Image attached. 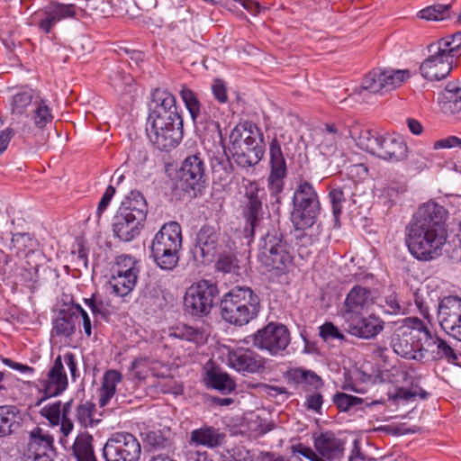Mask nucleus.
Returning <instances> with one entry per match:
<instances>
[{
  "mask_svg": "<svg viewBox=\"0 0 461 461\" xmlns=\"http://www.w3.org/2000/svg\"><path fill=\"white\" fill-rule=\"evenodd\" d=\"M447 210L435 203L420 205L406 227V244L420 261H430L441 254L447 240Z\"/></svg>",
  "mask_w": 461,
  "mask_h": 461,
  "instance_id": "obj_1",
  "label": "nucleus"
},
{
  "mask_svg": "<svg viewBox=\"0 0 461 461\" xmlns=\"http://www.w3.org/2000/svg\"><path fill=\"white\" fill-rule=\"evenodd\" d=\"M348 131L361 149L381 159L398 162L407 158L408 147L400 136L380 134L358 123L352 125Z\"/></svg>",
  "mask_w": 461,
  "mask_h": 461,
  "instance_id": "obj_2",
  "label": "nucleus"
},
{
  "mask_svg": "<svg viewBox=\"0 0 461 461\" xmlns=\"http://www.w3.org/2000/svg\"><path fill=\"white\" fill-rule=\"evenodd\" d=\"M365 382L370 384L388 383L394 385V392L389 393L393 400L410 401L416 397L425 400L429 393L420 386L421 376L412 368L393 365L389 369H377L371 374L363 372Z\"/></svg>",
  "mask_w": 461,
  "mask_h": 461,
  "instance_id": "obj_3",
  "label": "nucleus"
},
{
  "mask_svg": "<svg viewBox=\"0 0 461 461\" xmlns=\"http://www.w3.org/2000/svg\"><path fill=\"white\" fill-rule=\"evenodd\" d=\"M260 309V300L249 287L236 286L221 301L222 319L233 325L242 326L255 319Z\"/></svg>",
  "mask_w": 461,
  "mask_h": 461,
  "instance_id": "obj_4",
  "label": "nucleus"
},
{
  "mask_svg": "<svg viewBox=\"0 0 461 461\" xmlns=\"http://www.w3.org/2000/svg\"><path fill=\"white\" fill-rule=\"evenodd\" d=\"M321 212L320 196L313 185L300 178L292 197L290 220L297 230L312 228L318 221Z\"/></svg>",
  "mask_w": 461,
  "mask_h": 461,
  "instance_id": "obj_5",
  "label": "nucleus"
},
{
  "mask_svg": "<svg viewBox=\"0 0 461 461\" xmlns=\"http://www.w3.org/2000/svg\"><path fill=\"white\" fill-rule=\"evenodd\" d=\"M257 258L267 271L285 274L294 260L292 247L279 229L267 230L258 244Z\"/></svg>",
  "mask_w": 461,
  "mask_h": 461,
  "instance_id": "obj_6",
  "label": "nucleus"
},
{
  "mask_svg": "<svg viewBox=\"0 0 461 461\" xmlns=\"http://www.w3.org/2000/svg\"><path fill=\"white\" fill-rule=\"evenodd\" d=\"M219 294L215 283L202 279L189 286L184 296L185 312L192 316L203 317L208 315Z\"/></svg>",
  "mask_w": 461,
  "mask_h": 461,
  "instance_id": "obj_7",
  "label": "nucleus"
},
{
  "mask_svg": "<svg viewBox=\"0 0 461 461\" xmlns=\"http://www.w3.org/2000/svg\"><path fill=\"white\" fill-rule=\"evenodd\" d=\"M285 134L275 136L269 142V175L267 187L271 195L276 196V202L280 203V194L285 188V179L287 176V165L282 144Z\"/></svg>",
  "mask_w": 461,
  "mask_h": 461,
  "instance_id": "obj_8",
  "label": "nucleus"
},
{
  "mask_svg": "<svg viewBox=\"0 0 461 461\" xmlns=\"http://www.w3.org/2000/svg\"><path fill=\"white\" fill-rule=\"evenodd\" d=\"M401 346H448L417 317H408L402 320V324L397 329Z\"/></svg>",
  "mask_w": 461,
  "mask_h": 461,
  "instance_id": "obj_9",
  "label": "nucleus"
},
{
  "mask_svg": "<svg viewBox=\"0 0 461 461\" xmlns=\"http://www.w3.org/2000/svg\"><path fill=\"white\" fill-rule=\"evenodd\" d=\"M141 447L137 438L129 432L113 434L103 447L105 461H139Z\"/></svg>",
  "mask_w": 461,
  "mask_h": 461,
  "instance_id": "obj_10",
  "label": "nucleus"
},
{
  "mask_svg": "<svg viewBox=\"0 0 461 461\" xmlns=\"http://www.w3.org/2000/svg\"><path fill=\"white\" fill-rule=\"evenodd\" d=\"M222 246L219 224H203L195 233L193 254L195 260L207 265L214 261Z\"/></svg>",
  "mask_w": 461,
  "mask_h": 461,
  "instance_id": "obj_11",
  "label": "nucleus"
},
{
  "mask_svg": "<svg viewBox=\"0 0 461 461\" xmlns=\"http://www.w3.org/2000/svg\"><path fill=\"white\" fill-rule=\"evenodd\" d=\"M266 195L265 190L259 188L255 182H250L245 188V198L242 214L245 219L244 237L249 240H253L255 232L259 229L263 221V198Z\"/></svg>",
  "mask_w": 461,
  "mask_h": 461,
  "instance_id": "obj_12",
  "label": "nucleus"
},
{
  "mask_svg": "<svg viewBox=\"0 0 461 461\" xmlns=\"http://www.w3.org/2000/svg\"><path fill=\"white\" fill-rule=\"evenodd\" d=\"M110 285L118 296L129 294L136 285L140 272L138 261L131 256L120 255L116 257L112 268Z\"/></svg>",
  "mask_w": 461,
  "mask_h": 461,
  "instance_id": "obj_13",
  "label": "nucleus"
},
{
  "mask_svg": "<svg viewBox=\"0 0 461 461\" xmlns=\"http://www.w3.org/2000/svg\"><path fill=\"white\" fill-rule=\"evenodd\" d=\"M78 315L82 317L85 334L90 337L92 334V322L88 313L79 303H72L71 305L60 309L56 319L53 321L51 330L52 339H55L57 337L68 338L71 336L75 331L76 321Z\"/></svg>",
  "mask_w": 461,
  "mask_h": 461,
  "instance_id": "obj_14",
  "label": "nucleus"
},
{
  "mask_svg": "<svg viewBox=\"0 0 461 461\" xmlns=\"http://www.w3.org/2000/svg\"><path fill=\"white\" fill-rule=\"evenodd\" d=\"M77 7L73 4H61L56 1L34 12L31 16V24L39 31L49 34L60 21L75 17Z\"/></svg>",
  "mask_w": 461,
  "mask_h": 461,
  "instance_id": "obj_15",
  "label": "nucleus"
},
{
  "mask_svg": "<svg viewBox=\"0 0 461 461\" xmlns=\"http://www.w3.org/2000/svg\"><path fill=\"white\" fill-rule=\"evenodd\" d=\"M205 169L204 159L200 153L187 156L182 162L179 175L183 190L193 191L194 195L201 193L206 182Z\"/></svg>",
  "mask_w": 461,
  "mask_h": 461,
  "instance_id": "obj_16",
  "label": "nucleus"
},
{
  "mask_svg": "<svg viewBox=\"0 0 461 461\" xmlns=\"http://www.w3.org/2000/svg\"><path fill=\"white\" fill-rule=\"evenodd\" d=\"M430 55L420 67V74L428 80L439 81L446 78L453 69V64L456 60L445 50L441 51L434 42L428 47Z\"/></svg>",
  "mask_w": 461,
  "mask_h": 461,
  "instance_id": "obj_17",
  "label": "nucleus"
},
{
  "mask_svg": "<svg viewBox=\"0 0 461 461\" xmlns=\"http://www.w3.org/2000/svg\"><path fill=\"white\" fill-rule=\"evenodd\" d=\"M160 122H147V135L152 145L159 150L169 151L176 148L183 138V122L180 125Z\"/></svg>",
  "mask_w": 461,
  "mask_h": 461,
  "instance_id": "obj_18",
  "label": "nucleus"
},
{
  "mask_svg": "<svg viewBox=\"0 0 461 461\" xmlns=\"http://www.w3.org/2000/svg\"><path fill=\"white\" fill-rule=\"evenodd\" d=\"M54 438L41 428L35 427L31 432L23 461H55Z\"/></svg>",
  "mask_w": 461,
  "mask_h": 461,
  "instance_id": "obj_19",
  "label": "nucleus"
},
{
  "mask_svg": "<svg viewBox=\"0 0 461 461\" xmlns=\"http://www.w3.org/2000/svg\"><path fill=\"white\" fill-rule=\"evenodd\" d=\"M376 295L377 292L374 288L354 285L344 301V317L352 319L360 316L374 303Z\"/></svg>",
  "mask_w": 461,
  "mask_h": 461,
  "instance_id": "obj_20",
  "label": "nucleus"
},
{
  "mask_svg": "<svg viewBox=\"0 0 461 461\" xmlns=\"http://www.w3.org/2000/svg\"><path fill=\"white\" fill-rule=\"evenodd\" d=\"M39 384L46 399L59 396L68 389V379L61 356L55 358L46 376L39 380Z\"/></svg>",
  "mask_w": 461,
  "mask_h": 461,
  "instance_id": "obj_21",
  "label": "nucleus"
},
{
  "mask_svg": "<svg viewBox=\"0 0 461 461\" xmlns=\"http://www.w3.org/2000/svg\"><path fill=\"white\" fill-rule=\"evenodd\" d=\"M230 144L244 145L265 149L264 134L261 129L254 122L247 121L237 124L230 131Z\"/></svg>",
  "mask_w": 461,
  "mask_h": 461,
  "instance_id": "obj_22",
  "label": "nucleus"
},
{
  "mask_svg": "<svg viewBox=\"0 0 461 461\" xmlns=\"http://www.w3.org/2000/svg\"><path fill=\"white\" fill-rule=\"evenodd\" d=\"M143 220L117 211L113 218L112 231L120 241L130 242L136 239L144 227Z\"/></svg>",
  "mask_w": 461,
  "mask_h": 461,
  "instance_id": "obj_23",
  "label": "nucleus"
},
{
  "mask_svg": "<svg viewBox=\"0 0 461 461\" xmlns=\"http://www.w3.org/2000/svg\"><path fill=\"white\" fill-rule=\"evenodd\" d=\"M314 447L320 457L332 461L339 459L345 450V440L339 438L331 431H325L313 437Z\"/></svg>",
  "mask_w": 461,
  "mask_h": 461,
  "instance_id": "obj_24",
  "label": "nucleus"
},
{
  "mask_svg": "<svg viewBox=\"0 0 461 461\" xmlns=\"http://www.w3.org/2000/svg\"><path fill=\"white\" fill-rule=\"evenodd\" d=\"M290 332L280 323L270 322L254 334V346H288Z\"/></svg>",
  "mask_w": 461,
  "mask_h": 461,
  "instance_id": "obj_25",
  "label": "nucleus"
},
{
  "mask_svg": "<svg viewBox=\"0 0 461 461\" xmlns=\"http://www.w3.org/2000/svg\"><path fill=\"white\" fill-rule=\"evenodd\" d=\"M230 366L239 372L257 373L264 365L251 350L245 348H233L229 351Z\"/></svg>",
  "mask_w": 461,
  "mask_h": 461,
  "instance_id": "obj_26",
  "label": "nucleus"
},
{
  "mask_svg": "<svg viewBox=\"0 0 461 461\" xmlns=\"http://www.w3.org/2000/svg\"><path fill=\"white\" fill-rule=\"evenodd\" d=\"M160 245L163 249H182L183 235L182 228L176 221H169L160 228L155 234L151 246Z\"/></svg>",
  "mask_w": 461,
  "mask_h": 461,
  "instance_id": "obj_27",
  "label": "nucleus"
},
{
  "mask_svg": "<svg viewBox=\"0 0 461 461\" xmlns=\"http://www.w3.org/2000/svg\"><path fill=\"white\" fill-rule=\"evenodd\" d=\"M438 319L441 328L446 331L461 320V298L446 296L438 305Z\"/></svg>",
  "mask_w": 461,
  "mask_h": 461,
  "instance_id": "obj_28",
  "label": "nucleus"
},
{
  "mask_svg": "<svg viewBox=\"0 0 461 461\" xmlns=\"http://www.w3.org/2000/svg\"><path fill=\"white\" fill-rule=\"evenodd\" d=\"M226 438L225 433L213 426L203 425L191 431L189 443L195 447L216 448L221 446Z\"/></svg>",
  "mask_w": 461,
  "mask_h": 461,
  "instance_id": "obj_29",
  "label": "nucleus"
},
{
  "mask_svg": "<svg viewBox=\"0 0 461 461\" xmlns=\"http://www.w3.org/2000/svg\"><path fill=\"white\" fill-rule=\"evenodd\" d=\"M40 96L41 93L37 90L29 87L19 88L9 100L11 113L28 116V109L32 108Z\"/></svg>",
  "mask_w": 461,
  "mask_h": 461,
  "instance_id": "obj_30",
  "label": "nucleus"
},
{
  "mask_svg": "<svg viewBox=\"0 0 461 461\" xmlns=\"http://www.w3.org/2000/svg\"><path fill=\"white\" fill-rule=\"evenodd\" d=\"M438 100L445 113L461 118V82L448 83L440 93Z\"/></svg>",
  "mask_w": 461,
  "mask_h": 461,
  "instance_id": "obj_31",
  "label": "nucleus"
},
{
  "mask_svg": "<svg viewBox=\"0 0 461 461\" xmlns=\"http://www.w3.org/2000/svg\"><path fill=\"white\" fill-rule=\"evenodd\" d=\"M232 158L238 167L248 168L258 164L263 158L265 149L242 145L230 144L229 148Z\"/></svg>",
  "mask_w": 461,
  "mask_h": 461,
  "instance_id": "obj_32",
  "label": "nucleus"
},
{
  "mask_svg": "<svg viewBox=\"0 0 461 461\" xmlns=\"http://www.w3.org/2000/svg\"><path fill=\"white\" fill-rule=\"evenodd\" d=\"M118 211L145 221L148 213V203L140 191L132 190L122 201Z\"/></svg>",
  "mask_w": 461,
  "mask_h": 461,
  "instance_id": "obj_33",
  "label": "nucleus"
},
{
  "mask_svg": "<svg viewBox=\"0 0 461 461\" xmlns=\"http://www.w3.org/2000/svg\"><path fill=\"white\" fill-rule=\"evenodd\" d=\"M84 303L89 308L94 318V329L97 330L98 326L104 321L107 322L113 313V308L108 299L103 298L101 295L93 294L89 298H84Z\"/></svg>",
  "mask_w": 461,
  "mask_h": 461,
  "instance_id": "obj_34",
  "label": "nucleus"
},
{
  "mask_svg": "<svg viewBox=\"0 0 461 461\" xmlns=\"http://www.w3.org/2000/svg\"><path fill=\"white\" fill-rule=\"evenodd\" d=\"M178 109L175 96L166 89L157 88L152 92L149 105V116L173 113Z\"/></svg>",
  "mask_w": 461,
  "mask_h": 461,
  "instance_id": "obj_35",
  "label": "nucleus"
},
{
  "mask_svg": "<svg viewBox=\"0 0 461 461\" xmlns=\"http://www.w3.org/2000/svg\"><path fill=\"white\" fill-rule=\"evenodd\" d=\"M182 249H163L160 245L150 246V257L158 267L166 271L174 270L179 262Z\"/></svg>",
  "mask_w": 461,
  "mask_h": 461,
  "instance_id": "obj_36",
  "label": "nucleus"
},
{
  "mask_svg": "<svg viewBox=\"0 0 461 461\" xmlns=\"http://www.w3.org/2000/svg\"><path fill=\"white\" fill-rule=\"evenodd\" d=\"M20 410L14 405L0 406V438L14 433L21 427Z\"/></svg>",
  "mask_w": 461,
  "mask_h": 461,
  "instance_id": "obj_37",
  "label": "nucleus"
},
{
  "mask_svg": "<svg viewBox=\"0 0 461 461\" xmlns=\"http://www.w3.org/2000/svg\"><path fill=\"white\" fill-rule=\"evenodd\" d=\"M204 380L207 386L221 393H230L236 387V383L230 375L214 366L206 370Z\"/></svg>",
  "mask_w": 461,
  "mask_h": 461,
  "instance_id": "obj_38",
  "label": "nucleus"
},
{
  "mask_svg": "<svg viewBox=\"0 0 461 461\" xmlns=\"http://www.w3.org/2000/svg\"><path fill=\"white\" fill-rule=\"evenodd\" d=\"M93 441V436L87 431L81 432L76 437L72 453L77 461H97Z\"/></svg>",
  "mask_w": 461,
  "mask_h": 461,
  "instance_id": "obj_39",
  "label": "nucleus"
},
{
  "mask_svg": "<svg viewBox=\"0 0 461 461\" xmlns=\"http://www.w3.org/2000/svg\"><path fill=\"white\" fill-rule=\"evenodd\" d=\"M31 119L34 126L39 130H44L48 124H50L54 119L52 110L46 100L41 95L35 102L32 108Z\"/></svg>",
  "mask_w": 461,
  "mask_h": 461,
  "instance_id": "obj_40",
  "label": "nucleus"
},
{
  "mask_svg": "<svg viewBox=\"0 0 461 461\" xmlns=\"http://www.w3.org/2000/svg\"><path fill=\"white\" fill-rule=\"evenodd\" d=\"M95 404L90 401L81 402L75 406V420L83 428H93L99 422V419L95 418Z\"/></svg>",
  "mask_w": 461,
  "mask_h": 461,
  "instance_id": "obj_41",
  "label": "nucleus"
},
{
  "mask_svg": "<svg viewBox=\"0 0 461 461\" xmlns=\"http://www.w3.org/2000/svg\"><path fill=\"white\" fill-rule=\"evenodd\" d=\"M285 377L288 383L294 384H308L314 388H318L321 384V379L317 374L303 368H291L286 371Z\"/></svg>",
  "mask_w": 461,
  "mask_h": 461,
  "instance_id": "obj_42",
  "label": "nucleus"
},
{
  "mask_svg": "<svg viewBox=\"0 0 461 461\" xmlns=\"http://www.w3.org/2000/svg\"><path fill=\"white\" fill-rule=\"evenodd\" d=\"M383 321L374 316L363 318L357 326L353 328V334L363 339L375 337L383 330Z\"/></svg>",
  "mask_w": 461,
  "mask_h": 461,
  "instance_id": "obj_43",
  "label": "nucleus"
},
{
  "mask_svg": "<svg viewBox=\"0 0 461 461\" xmlns=\"http://www.w3.org/2000/svg\"><path fill=\"white\" fill-rule=\"evenodd\" d=\"M35 247V240L29 233H15L12 236L9 249L16 256L27 257L30 253L33 252Z\"/></svg>",
  "mask_w": 461,
  "mask_h": 461,
  "instance_id": "obj_44",
  "label": "nucleus"
},
{
  "mask_svg": "<svg viewBox=\"0 0 461 461\" xmlns=\"http://www.w3.org/2000/svg\"><path fill=\"white\" fill-rule=\"evenodd\" d=\"M170 336L183 341L194 343L196 346H202L207 340V335L203 330L185 325L176 328Z\"/></svg>",
  "mask_w": 461,
  "mask_h": 461,
  "instance_id": "obj_45",
  "label": "nucleus"
},
{
  "mask_svg": "<svg viewBox=\"0 0 461 461\" xmlns=\"http://www.w3.org/2000/svg\"><path fill=\"white\" fill-rule=\"evenodd\" d=\"M361 86L364 90L372 94H385L382 68H374L366 74L362 80Z\"/></svg>",
  "mask_w": 461,
  "mask_h": 461,
  "instance_id": "obj_46",
  "label": "nucleus"
},
{
  "mask_svg": "<svg viewBox=\"0 0 461 461\" xmlns=\"http://www.w3.org/2000/svg\"><path fill=\"white\" fill-rule=\"evenodd\" d=\"M451 4H435L419 12L420 17L428 21H441L451 17Z\"/></svg>",
  "mask_w": 461,
  "mask_h": 461,
  "instance_id": "obj_47",
  "label": "nucleus"
},
{
  "mask_svg": "<svg viewBox=\"0 0 461 461\" xmlns=\"http://www.w3.org/2000/svg\"><path fill=\"white\" fill-rule=\"evenodd\" d=\"M382 72L386 93L399 87L411 76L408 69L382 68Z\"/></svg>",
  "mask_w": 461,
  "mask_h": 461,
  "instance_id": "obj_48",
  "label": "nucleus"
},
{
  "mask_svg": "<svg viewBox=\"0 0 461 461\" xmlns=\"http://www.w3.org/2000/svg\"><path fill=\"white\" fill-rule=\"evenodd\" d=\"M179 95L190 113L191 119L195 120L198 117L201 102L197 94L189 88L185 84L180 86Z\"/></svg>",
  "mask_w": 461,
  "mask_h": 461,
  "instance_id": "obj_49",
  "label": "nucleus"
},
{
  "mask_svg": "<svg viewBox=\"0 0 461 461\" xmlns=\"http://www.w3.org/2000/svg\"><path fill=\"white\" fill-rule=\"evenodd\" d=\"M333 402L339 411H358L362 409L363 399L345 393L333 395Z\"/></svg>",
  "mask_w": 461,
  "mask_h": 461,
  "instance_id": "obj_50",
  "label": "nucleus"
},
{
  "mask_svg": "<svg viewBox=\"0 0 461 461\" xmlns=\"http://www.w3.org/2000/svg\"><path fill=\"white\" fill-rule=\"evenodd\" d=\"M431 293L432 292L426 287L424 289H418L413 294L414 303L419 312L429 321H430V306H435V302L431 298Z\"/></svg>",
  "mask_w": 461,
  "mask_h": 461,
  "instance_id": "obj_51",
  "label": "nucleus"
},
{
  "mask_svg": "<svg viewBox=\"0 0 461 461\" xmlns=\"http://www.w3.org/2000/svg\"><path fill=\"white\" fill-rule=\"evenodd\" d=\"M441 51H446L456 59L461 55V32L441 38L434 42Z\"/></svg>",
  "mask_w": 461,
  "mask_h": 461,
  "instance_id": "obj_52",
  "label": "nucleus"
},
{
  "mask_svg": "<svg viewBox=\"0 0 461 461\" xmlns=\"http://www.w3.org/2000/svg\"><path fill=\"white\" fill-rule=\"evenodd\" d=\"M196 127L209 134L213 140L218 139L221 143L223 142V137L221 131V125L215 117L206 116L205 118H197L194 122Z\"/></svg>",
  "mask_w": 461,
  "mask_h": 461,
  "instance_id": "obj_53",
  "label": "nucleus"
},
{
  "mask_svg": "<svg viewBox=\"0 0 461 461\" xmlns=\"http://www.w3.org/2000/svg\"><path fill=\"white\" fill-rule=\"evenodd\" d=\"M146 443L149 450L153 451H169L173 447L171 439L165 437L160 430L149 432L146 437Z\"/></svg>",
  "mask_w": 461,
  "mask_h": 461,
  "instance_id": "obj_54",
  "label": "nucleus"
},
{
  "mask_svg": "<svg viewBox=\"0 0 461 461\" xmlns=\"http://www.w3.org/2000/svg\"><path fill=\"white\" fill-rule=\"evenodd\" d=\"M329 199L331 203L332 214L336 226L339 221L343 203L346 202L343 190L340 187L330 188L329 191Z\"/></svg>",
  "mask_w": 461,
  "mask_h": 461,
  "instance_id": "obj_55",
  "label": "nucleus"
},
{
  "mask_svg": "<svg viewBox=\"0 0 461 461\" xmlns=\"http://www.w3.org/2000/svg\"><path fill=\"white\" fill-rule=\"evenodd\" d=\"M73 407H74V400L73 399H70L69 401L66 402L63 405L61 404L60 431L64 437L68 436L72 432L73 428H74V423L70 417Z\"/></svg>",
  "mask_w": 461,
  "mask_h": 461,
  "instance_id": "obj_56",
  "label": "nucleus"
},
{
  "mask_svg": "<svg viewBox=\"0 0 461 461\" xmlns=\"http://www.w3.org/2000/svg\"><path fill=\"white\" fill-rule=\"evenodd\" d=\"M319 335L324 342H329L334 339L346 341L342 331L330 321H326L319 327Z\"/></svg>",
  "mask_w": 461,
  "mask_h": 461,
  "instance_id": "obj_57",
  "label": "nucleus"
},
{
  "mask_svg": "<svg viewBox=\"0 0 461 461\" xmlns=\"http://www.w3.org/2000/svg\"><path fill=\"white\" fill-rule=\"evenodd\" d=\"M380 349H396L397 356L417 361H421L425 357V353L427 352L426 348H380Z\"/></svg>",
  "mask_w": 461,
  "mask_h": 461,
  "instance_id": "obj_58",
  "label": "nucleus"
},
{
  "mask_svg": "<svg viewBox=\"0 0 461 461\" xmlns=\"http://www.w3.org/2000/svg\"><path fill=\"white\" fill-rule=\"evenodd\" d=\"M61 402L58 401L52 404L45 406L41 413L52 424L61 425Z\"/></svg>",
  "mask_w": 461,
  "mask_h": 461,
  "instance_id": "obj_59",
  "label": "nucleus"
},
{
  "mask_svg": "<svg viewBox=\"0 0 461 461\" xmlns=\"http://www.w3.org/2000/svg\"><path fill=\"white\" fill-rule=\"evenodd\" d=\"M122 375L117 370H108L104 374L101 388L116 392V386L122 382Z\"/></svg>",
  "mask_w": 461,
  "mask_h": 461,
  "instance_id": "obj_60",
  "label": "nucleus"
},
{
  "mask_svg": "<svg viewBox=\"0 0 461 461\" xmlns=\"http://www.w3.org/2000/svg\"><path fill=\"white\" fill-rule=\"evenodd\" d=\"M159 121L169 124L171 123L173 131L175 130L174 123H178L180 125V122H183V119L178 109H174L173 113L149 116L147 122H155Z\"/></svg>",
  "mask_w": 461,
  "mask_h": 461,
  "instance_id": "obj_61",
  "label": "nucleus"
},
{
  "mask_svg": "<svg viewBox=\"0 0 461 461\" xmlns=\"http://www.w3.org/2000/svg\"><path fill=\"white\" fill-rule=\"evenodd\" d=\"M384 312L392 315L403 314L405 308L400 304L396 294H392L385 297L384 304L382 305Z\"/></svg>",
  "mask_w": 461,
  "mask_h": 461,
  "instance_id": "obj_62",
  "label": "nucleus"
},
{
  "mask_svg": "<svg viewBox=\"0 0 461 461\" xmlns=\"http://www.w3.org/2000/svg\"><path fill=\"white\" fill-rule=\"evenodd\" d=\"M212 92L213 97L220 104H226L228 102L227 87L223 80L214 79L212 85Z\"/></svg>",
  "mask_w": 461,
  "mask_h": 461,
  "instance_id": "obj_63",
  "label": "nucleus"
},
{
  "mask_svg": "<svg viewBox=\"0 0 461 461\" xmlns=\"http://www.w3.org/2000/svg\"><path fill=\"white\" fill-rule=\"evenodd\" d=\"M228 453L230 461H253L250 452L242 446L232 447Z\"/></svg>",
  "mask_w": 461,
  "mask_h": 461,
  "instance_id": "obj_64",
  "label": "nucleus"
}]
</instances>
